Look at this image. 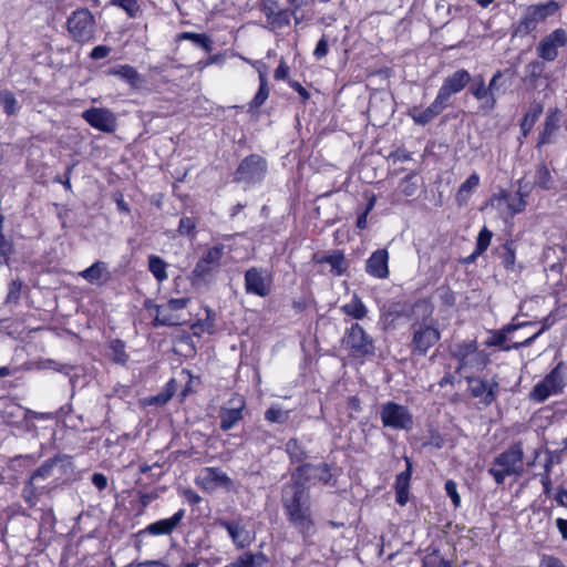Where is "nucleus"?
Instances as JSON below:
<instances>
[{"label":"nucleus","instance_id":"14","mask_svg":"<svg viewBox=\"0 0 567 567\" xmlns=\"http://www.w3.org/2000/svg\"><path fill=\"white\" fill-rule=\"evenodd\" d=\"M465 379L471 395L478 399L481 404L489 406L496 400L499 383L495 378L486 380L480 377L465 375Z\"/></svg>","mask_w":567,"mask_h":567},{"label":"nucleus","instance_id":"40","mask_svg":"<svg viewBox=\"0 0 567 567\" xmlns=\"http://www.w3.org/2000/svg\"><path fill=\"white\" fill-rule=\"evenodd\" d=\"M534 183L536 186L545 190L554 188L555 181L550 174V171L545 164H540L537 166Z\"/></svg>","mask_w":567,"mask_h":567},{"label":"nucleus","instance_id":"45","mask_svg":"<svg viewBox=\"0 0 567 567\" xmlns=\"http://www.w3.org/2000/svg\"><path fill=\"white\" fill-rule=\"evenodd\" d=\"M470 92L476 100L484 101V106L489 110V92L483 76H478L476 82L470 87Z\"/></svg>","mask_w":567,"mask_h":567},{"label":"nucleus","instance_id":"54","mask_svg":"<svg viewBox=\"0 0 567 567\" xmlns=\"http://www.w3.org/2000/svg\"><path fill=\"white\" fill-rule=\"evenodd\" d=\"M544 70V62H540L538 60L532 61L525 66L526 76L532 82H535L537 79H539L543 75Z\"/></svg>","mask_w":567,"mask_h":567},{"label":"nucleus","instance_id":"1","mask_svg":"<svg viewBox=\"0 0 567 567\" xmlns=\"http://www.w3.org/2000/svg\"><path fill=\"white\" fill-rule=\"evenodd\" d=\"M281 504L287 520L301 534L303 542L307 543L316 533L308 486L303 482L295 480L291 475L290 481L282 486Z\"/></svg>","mask_w":567,"mask_h":567},{"label":"nucleus","instance_id":"31","mask_svg":"<svg viewBox=\"0 0 567 567\" xmlns=\"http://www.w3.org/2000/svg\"><path fill=\"white\" fill-rule=\"evenodd\" d=\"M257 71L259 78V89L249 103V109L260 107L269 96L268 79L266 73V65L257 62Z\"/></svg>","mask_w":567,"mask_h":567},{"label":"nucleus","instance_id":"42","mask_svg":"<svg viewBox=\"0 0 567 567\" xmlns=\"http://www.w3.org/2000/svg\"><path fill=\"white\" fill-rule=\"evenodd\" d=\"M480 184V176L477 173L470 175L458 187L456 199L458 203H465L471 192H473Z\"/></svg>","mask_w":567,"mask_h":567},{"label":"nucleus","instance_id":"46","mask_svg":"<svg viewBox=\"0 0 567 567\" xmlns=\"http://www.w3.org/2000/svg\"><path fill=\"white\" fill-rule=\"evenodd\" d=\"M179 38L194 42L202 47L206 52H210L213 50L210 38L204 33L183 32Z\"/></svg>","mask_w":567,"mask_h":567},{"label":"nucleus","instance_id":"5","mask_svg":"<svg viewBox=\"0 0 567 567\" xmlns=\"http://www.w3.org/2000/svg\"><path fill=\"white\" fill-rule=\"evenodd\" d=\"M566 385L567 367L560 362L533 388L529 393V399L542 403L546 401L550 395H557L561 393Z\"/></svg>","mask_w":567,"mask_h":567},{"label":"nucleus","instance_id":"15","mask_svg":"<svg viewBox=\"0 0 567 567\" xmlns=\"http://www.w3.org/2000/svg\"><path fill=\"white\" fill-rule=\"evenodd\" d=\"M272 277L267 269L251 267L245 272V290L249 295L266 297L270 293Z\"/></svg>","mask_w":567,"mask_h":567},{"label":"nucleus","instance_id":"56","mask_svg":"<svg viewBox=\"0 0 567 567\" xmlns=\"http://www.w3.org/2000/svg\"><path fill=\"white\" fill-rule=\"evenodd\" d=\"M22 281L17 279L9 284L8 295L6 298L7 303H18L21 295Z\"/></svg>","mask_w":567,"mask_h":567},{"label":"nucleus","instance_id":"11","mask_svg":"<svg viewBox=\"0 0 567 567\" xmlns=\"http://www.w3.org/2000/svg\"><path fill=\"white\" fill-rule=\"evenodd\" d=\"M559 6L556 1H549L547 3L534 4L529 6L523 17L519 20L517 25V33L519 34H529L534 30H536L539 22L544 21L546 18L553 16Z\"/></svg>","mask_w":567,"mask_h":567},{"label":"nucleus","instance_id":"26","mask_svg":"<svg viewBox=\"0 0 567 567\" xmlns=\"http://www.w3.org/2000/svg\"><path fill=\"white\" fill-rule=\"evenodd\" d=\"M410 305L406 302H389L381 309V320L386 327L395 326L396 320L410 313Z\"/></svg>","mask_w":567,"mask_h":567},{"label":"nucleus","instance_id":"4","mask_svg":"<svg viewBox=\"0 0 567 567\" xmlns=\"http://www.w3.org/2000/svg\"><path fill=\"white\" fill-rule=\"evenodd\" d=\"M450 352L457 361L456 371L465 375L484 370L489 362L488 354L478 350L475 340L455 342L450 347Z\"/></svg>","mask_w":567,"mask_h":567},{"label":"nucleus","instance_id":"32","mask_svg":"<svg viewBox=\"0 0 567 567\" xmlns=\"http://www.w3.org/2000/svg\"><path fill=\"white\" fill-rule=\"evenodd\" d=\"M71 457L65 454H58L51 458H48L40 467H38L30 476L29 480L39 484L41 480H47L52 475L53 468L59 462L70 461Z\"/></svg>","mask_w":567,"mask_h":567},{"label":"nucleus","instance_id":"62","mask_svg":"<svg viewBox=\"0 0 567 567\" xmlns=\"http://www.w3.org/2000/svg\"><path fill=\"white\" fill-rule=\"evenodd\" d=\"M546 454H547V457H546V461H545V464H544V473H549L551 472V467H553V464L555 462H559L560 458H559V454L557 451H549V450H546Z\"/></svg>","mask_w":567,"mask_h":567},{"label":"nucleus","instance_id":"29","mask_svg":"<svg viewBox=\"0 0 567 567\" xmlns=\"http://www.w3.org/2000/svg\"><path fill=\"white\" fill-rule=\"evenodd\" d=\"M527 323H519V324H507L504 328L499 330L491 331V336L486 339L485 344L487 347H497L502 350L508 351L511 349H516L514 343L513 346H505V342L507 341V333L513 332L517 330L518 328L526 326ZM519 342H517L518 344Z\"/></svg>","mask_w":567,"mask_h":567},{"label":"nucleus","instance_id":"25","mask_svg":"<svg viewBox=\"0 0 567 567\" xmlns=\"http://www.w3.org/2000/svg\"><path fill=\"white\" fill-rule=\"evenodd\" d=\"M185 517V509H178L172 517L156 520L150 524L142 533L153 536L169 535Z\"/></svg>","mask_w":567,"mask_h":567},{"label":"nucleus","instance_id":"21","mask_svg":"<svg viewBox=\"0 0 567 567\" xmlns=\"http://www.w3.org/2000/svg\"><path fill=\"white\" fill-rule=\"evenodd\" d=\"M291 475L295 480L303 482L305 485H307V482L311 478H317L327 484L332 477L330 467L326 463H320L318 465L309 463L301 464L291 473Z\"/></svg>","mask_w":567,"mask_h":567},{"label":"nucleus","instance_id":"17","mask_svg":"<svg viewBox=\"0 0 567 567\" xmlns=\"http://www.w3.org/2000/svg\"><path fill=\"white\" fill-rule=\"evenodd\" d=\"M189 302V298H172L167 302L162 303L161 306H154V310L156 316L153 320L154 327H174L181 324V316L176 315V317H166L165 311L172 310L177 313L179 310L186 308Z\"/></svg>","mask_w":567,"mask_h":567},{"label":"nucleus","instance_id":"2","mask_svg":"<svg viewBox=\"0 0 567 567\" xmlns=\"http://www.w3.org/2000/svg\"><path fill=\"white\" fill-rule=\"evenodd\" d=\"M414 311L421 310L422 318H416L411 324L412 340L410 349L413 353L425 355L431 347L441 339L437 322L433 319V309L425 301H419L413 306Z\"/></svg>","mask_w":567,"mask_h":567},{"label":"nucleus","instance_id":"30","mask_svg":"<svg viewBox=\"0 0 567 567\" xmlns=\"http://www.w3.org/2000/svg\"><path fill=\"white\" fill-rule=\"evenodd\" d=\"M106 74L120 78L121 80L130 84L131 87L134 89L137 87L140 82L142 81L141 74L134 66L130 64H121L110 68L106 71Z\"/></svg>","mask_w":567,"mask_h":567},{"label":"nucleus","instance_id":"59","mask_svg":"<svg viewBox=\"0 0 567 567\" xmlns=\"http://www.w3.org/2000/svg\"><path fill=\"white\" fill-rule=\"evenodd\" d=\"M328 52H329V44H328L326 34H323L317 42L312 54L317 60H322L323 58L327 56Z\"/></svg>","mask_w":567,"mask_h":567},{"label":"nucleus","instance_id":"7","mask_svg":"<svg viewBox=\"0 0 567 567\" xmlns=\"http://www.w3.org/2000/svg\"><path fill=\"white\" fill-rule=\"evenodd\" d=\"M249 520L248 517L237 515L231 519L224 517L217 518L215 524L227 532L235 548L246 549L255 540L254 532L248 528Z\"/></svg>","mask_w":567,"mask_h":567},{"label":"nucleus","instance_id":"13","mask_svg":"<svg viewBox=\"0 0 567 567\" xmlns=\"http://www.w3.org/2000/svg\"><path fill=\"white\" fill-rule=\"evenodd\" d=\"M225 245L218 244L207 249L196 262L193 276L199 280H206L212 277L220 267V260L224 256Z\"/></svg>","mask_w":567,"mask_h":567},{"label":"nucleus","instance_id":"36","mask_svg":"<svg viewBox=\"0 0 567 567\" xmlns=\"http://www.w3.org/2000/svg\"><path fill=\"white\" fill-rule=\"evenodd\" d=\"M341 311L352 319L362 320L368 313V308L358 295H353L351 300L341 307Z\"/></svg>","mask_w":567,"mask_h":567},{"label":"nucleus","instance_id":"37","mask_svg":"<svg viewBox=\"0 0 567 567\" xmlns=\"http://www.w3.org/2000/svg\"><path fill=\"white\" fill-rule=\"evenodd\" d=\"M505 87L506 83L504 81V73L502 71H496L487 86V91L489 92V110L495 107L496 95L504 92Z\"/></svg>","mask_w":567,"mask_h":567},{"label":"nucleus","instance_id":"22","mask_svg":"<svg viewBox=\"0 0 567 567\" xmlns=\"http://www.w3.org/2000/svg\"><path fill=\"white\" fill-rule=\"evenodd\" d=\"M365 271L371 277L386 279L389 270V252L386 249H378L365 261Z\"/></svg>","mask_w":567,"mask_h":567},{"label":"nucleus","instance_id":"64","mask_svg":"<svg viewBox=\"0 0 567 567\" xmlns=\"http://www.w3.org/2000/svg\"><path fill=\"white\" fill-rule=\"evenodd\" d=\"M423 567H451L450 563L443 558L425 559Z\"/></svg>","mask_w":567,"mask_h":567},{"label":"nucleus","instance_id":"57","mask_svg":"<svg viewBox=\"0 0 567 567\" xmlns=\"http://www.w3.org/2000/svg\"><path fill=\"white\" fill-rule=\"evenodd\" d=\"M13 254V245L0 234V267L8 264L9 257Z\"/></svg>","mask_w":567,"mask_h":567},{"label":"nucleus","instance_id":"34","mask_svg":"<svg viewBox=\"0 0 567 567\" xmlns=\"http://www.w3.org/2000/svg\"><path fill=\"white\" fill-rule=\"evenodd\" d=\"M317 261L319 264H328L330 266V271L334 276H342L348 268V262L341 251H334L331 255L323 256Z\"/></svg>","mask_w":567,"mask_h":567},{"label":"nucleus","instance_id":"63","mask_svg":"<svg viewBox=\"0 0 567 567\" xmlns=\"http://www.w3.org/2000/svg\"><path fill=\"white\" fill-rule=\"evenodd\" d=\"M540 567H566L565 564L557 557L551 555H545L540 559Z\"/></svg>","mask_w":567,"mask_h":567},{"label":"nucleus","instance_id":"35","mask_svg":"<svg viewBox=\"0 0 567 567\" xmlns=\"http://www.w3.org/2000/svg\"><path fill=\"white\" fill-rule=\"evenodd\" d=\"M268 559L264 553H250L246 551L237 557V559L230 564V567H265Z\"/></svg>","mask_w":567,"mask_h":567},{"label":"nucleus","instance_id":"6","mask_svg":"<svg viewBox=\"0 0 567 567\" xmlns=\"http://www.w3.org/2000/svg\"><path fill=\"white\" fill-rule=\"evenodd\" d=\"M66 28L74 41L86 43L94 39L96 21L89 9L81 8L73 11L68 18Z\"/></svg>","mask_w":567,"mask_h":567},{"label":"nucleus","instance_id":"12","mask_svg":"<svg viewBox=\"0 0 567 567\" xmlns=\"http://www.w3.org/2000/svg\"><path fill=\"white\" fill-rule=\"evenodd\" d=\"M246 400L243 395L234 393L218 412L219 429L224 432L236 427L244 420Z\"/></svg>","mask_w":567,"mask_h":567},{"label":"nucleus","instance_id":"53","mask_svg":"<svg viewBox=\"0 0 567 567\" xmlns=\"http://www.w3.org/2000/svg\"><path fill=\"white\" fill-rule=\"evenodd\" d=\"M554 322H555V319L550 315L547 316L546 318H544V320L542 322L543 323L542 328L533 336L526 338L524 341L516 344L515 348L529 347L544 331L549 329L554 324Z\"/></svg>","mask_w":567,"mask_h":567},{"label":"nucleus","instance_id":"27","mask_svg":"<svg viewBox=\"0 0 567 567\" xmlns=\"http://www.w3.org/2000/svg\"><path fill=\"white\" fill-rule=\"evenodd\" d=\"M80 276L96 286L104 285L111 278L107 265L104 261H95L89 268L82 270Z\"/></svg>","mask_w":567,"mask_h":567},{"label":"nucleus","instance_id":"55","mask_svg":"<svg viewBox=\"0 0 567 567\" xmlns=\"http://www.w3.org/2000/svg\"><path fill=\"white\" fill-rule=\"evenodd\" d=\"M195 228H196V223L193 218L190 217H187V216H183L181 219H179V224H178V229L177 231L181 234V235H184V236H189L192 238L195 237Z\"/></svg>","mask_w":567,"mask_h":567},{"label":"nucleus","instance_id":"19","mask_svg":"<svg viewBox=\"0 0 567 567\" xmlns=\"http://www.w3.org/2000/svg\"><path fill=\"white\" fill-rule=\"evenodd\" d=\"M471 79L472 76L466 70L460 69L443 80L437 95L451 105V97L460 93L471 82Z\"/></svg>","mask_w":567,"mask_h":567},{"label":"nucleus","instance_id":"61","mask_svg":"<svg viewBox=\"0 0 567 567\" xmlns=\"http://www.w3.org/2000/svg\"><path fill=\"white\" fill-rule=\"evenodd\" d=\"M112 49L107 45H96L92 49L90 58L93 60H100L106 58L111 53Z\"/></svg>","mask_w":567,"mask_h":567},{"label":"nucleus","instance_id":"39","mask_svg":"<svg viewBox=\"0 0 567 567\" xmlns=\"http://www.w3.org/2000/svg\"><path fill=\"white\" fill-rule=\"evenodd\" d=\"M45 492V486L37 484L29 480L23 489L22 496L27 504L30 506H34L39 499V497Z\"/></svg>","mask_w":567,"mask_h":567},{"label":"nucleus","instance_id":"43","mask_svg":"<svg viewBox=\"0 0 567 567\" xmlns=\"http://www.w3.org/2000/svg\"><path fill=\"white\" fill-rule=\"evenodd\" d=\"M111 359L117 364H125L128 361V354L125 351V342L121 339H114L110 342Z\"/></svg>","mask_w":567,"mask_h":567},{"label":"nucleus","instance_id":"9","mask_svg":"<svg viewBox=\"0 0 567 567\" xmlns=\"http://www.w3.org/2000/svg\"><path fill=\"white\" fill-rule=\"evenodd\" d=\"M268 169L267 161L258 154L246 156L234 173V182L246 185L261 183Z\"/></svg>","mask_w":567,"mask_h":567},{"label":"nucleus","instance_id":"33","mask_svg":"<svg viewBox=\"0 0 567 567\" xmlns=\"http://www.w3.org/2000/svg\"><path fill=\"white\" fill-rule=\"evenodd\" d=\"M543 113V105L538 102H533L529 105V109L525 113L524 117L520 121V132L523 137H527L529 132L532 131L534 124Z\"/></svg>","mask_w":567,"mask_h":567},{"label":"nucleus","instance_id":"38","mask_svg":"<svg viewBox=\"0 0 567 567\" xmlns=\"http://www.w3.org/2000/svg\"><path fill=\"white\" fill-rule=\"evenodd\" d=\"M205 480L215 486H223L230 488L233 485L231 478L223 472L219 467H207L205 468Z\"/></svg>","mask_w":567,"mask_h":567},{"label":"nucleus","instance_id":"51","mask_svg":"<svg viewBox=\"0 0 567 567\" xmlns=\"http://www.w3.org/2000/svg\"><path fill=\"white\" fill-rule=\"evenodd\" d=\"M0 103L8 115H12L17 112V99L13 93L8 90L0 92Z\"/></svg>","mask_w":567,"mask_h":567},{"label":"nucleus","instance_id":"50","mask_svg":"<svg viewBox=\"0 0 567 567\" xmlns=\"http://www.w3.org/2000/svg\"><path fill=\"white\" fill-rule=\"evenodd\" d=\"M110 4L123 9L130 18H136L140 12L137 0H110Z\"/></svg>","mask_w":567,"mask_h":567},{"label":"nucleus","instance_id":"23","mask_svg":"<svg viewBox=\"0 0 567 567\" xmlns=\"http://www.w3.org/2000/svg\"><path fill=\"white\" fill-rule=\"evenodd\" d=\"M450 105L447 103L436 95L434 101L425 110L413 107L410 111V116L413 118L415 124L424 126L439 116Z\"/></svg>","mask_w":567,"mask_h":567},{"label":"nucleus","instance_id":"20","mask_svg":"<svg viewBox=\"0 0 567 567\" xmlns=\"http://www.w3.org/2000/svg\"><path fill=\"white\" fill-rule=\"evenodd\" d=\"M260 10L266 17V27L270 31H276L290 24V11L288 9H279L276 0L264 1Z\"/></svg>","mask_w":567,"mask_h":567},{"label":"nucleus","instance_id":"3","mask_svg":"<svg viewBox=\"0 0 567 567\" xmlns=\"http://www.w3.org/2000/svg\"><path fill=\"white\" fill-rule=\"evenodd\" d=\"M524 455L523 442H514L494 458L487 472L497 485L504 484L506 477H520L524 473Z\"/></svg>","mask_w":567,"mask_h":567},{"label":"nucleus","instance_id":"58","mask_svg":"<svg viewBox=\"0 0 567 567\" xmlns=\"http://www.w3.org/2000/svg\"><path fill=\"white\" fill-rule=\"evenodd\" d=\"M445 492L447 496L451 498L454 507H458L461 505V496L457 493L456 483L452 480H447L445 482Z\"/></svg>","mask_w":567,"mask_h":567},{"label":"nucleus","instance_id":"16","mask_svg":"<svg viewBox=\"0 0 567 567\" xmlns=\"http://www.w3.org/2000/svg\"><path fill=\"white\" fill-rule=\"evenodd\" d=\"M82 118L93 128L103 133H113L117 127L115 114L105 107H91L82 113Z\"/></svg>","mask_w":567,"mask_h":567},{"label":"nucleus","instance_id":"48","mask_svg":"<svg viewBox=\"0 0 567 567\" xmlns=\"http://www.w3.org/2000/svg\"><path fill=\"white\" fill-rule=\"evenodd\" d=\"M406 463L405 471L399 473L395 477V489H410V481L412 476V462L409 457H404Z\"/></svg>","mask_w":567,"mask_h":567},{"label":"nucleus","instance_id":"44","mask_svg":"<svg viewBox=\"0 0 567 567\" xmlns=\"http://www.w3.org/2000/svg\"><path fill=\"white\" fill-rule=\"evenodd\" d=\"M499 256L504 268L507 270H514L516 254L513 241H505L503 244L502 250L499 251Z\"/></svg>","mask_w":567,"mask_h":567},{"label":"nucleus","instance_id":"60","mask_svg":"<svg viewBox=\"0 0 567 567\" xmlns=\"http://www.w3.org/2000/svg\"><path fill=\"white\" fill-rule=\"evenodd\" d=\"M74 167H75V164L68 165L65 173H64V177L55 176L53 182L62 184L66 190L71 192L72 190L71 176H72V172H73Z\"/></svg>","mask_w":567,"mask_h":567},{"label":"nucleus","instance_id":"10","mask_svg":"<svg viewBox=\"0 0 567 567\" xmlns=\"http://www.w3.org/2000/svg\"><path fill=\"white\" fill-rule=\"evenodd\" d=\"M380 419L384 427L409 431L413 426V415L409 408L393 401L385 402L380 409Z\"/></svg>","mask_w":567,"mask_h":567},{"label":"nucleus","instance_id":"28","mask_svg":"<svg viewBox=\"0 0 567 567\" xmlns=\"http://www.w3.org/2000/svg\"><path fill=\"white\" fill-rule=\"evenodd\" d=\"M559 128V114L558 110H549L542 133L539 134L538 142L536 147L540 148L543 145L549 144L553 142V137L555 133Z\"/></svg>","mask_w":567,"mask_h":567},{"label":"nucleus","instance_id":"52","mask_svg":"<svg viewBox=\"0 0 567 567\" xmlns=\"http://www.w3.org/2000/svg\"><path fill=\"white\" fill-rule=\"evenodd\" d=\"M493 237V233L487 228L483 227L481 231L478 233L477 239H476V255H482L484 251L487 250L491 240Z\"/></svg>","mask_w":567,"mask_h":567},{"label":"nucleus","instance_id":"24","mask_svg":"<svg viewBox=\"0 0 567 567\" xmlns=\"http://www.w3.org/2000/svg\"><path fill=\"white\" fill-rule=\"evenodd\" d=\"M518 190L515 193L502 190L498 195L494 196V199L506 204L511 215L519 214L526 207L525 197L528 195V192L523 189V181L518 182Z\"/></svg>","mask_w":567,"mask_h":567},{"label":"nucleus","instance_id":"47","mask_svg":"<svg viewBox=\"0 0 567 567\" xmlns=\"http://www.w3.org/2000/svg\"><path fill=\"white\" fill-rule=\"evenodd\" d=\"M289 419V411H284L278 405H271L265 412V420L270 423L284 424Z\"/></svg>","mask_w":567,"mask_h":567},{"label":"nucleus","instance_id":"49","mask_svg":"<svg viewBox=\"0 0 567 567\" xmlns=\"http://www.w3.org/2000/svg\"><path fill=\"white\" fill-rule=\"evenodd\" d=\"M286 451L289 454L291 462L300 463L307 457L306 452L303 451L299 442L295 439H291L287 442Z\"/></svg>","mask_w":567,"mask_h":567},{"label":"nucleus","instance_id":"41","mask_svg":"<svg viewBox=\"0 0 567 567\" xmlns=\"http://www.w3.org/2000/svg\"><path fill=\"white\" fill-rule=\"evenodd\" d=\"M167 264L158 256H148V270L155 277L158 282H163L167 279Z\"/></svg>","mask_w":567,"mask_h":567},{"label":"nucleus","instance_id":"8","mask_svg":"<svg viewBox=\"0 0 567 567\" xmlns=\"http://www.w3.org/2000/svg\"><path fill=\"white\" fill-rule=\"evenodd\" d=\"M343 343L355 358H368L375 354L373 338L359 323H352L346 330Z\"/></svg>","mask_w":567,"mask_h":567},{"label":"nucleus","instance_id":"18","mask_svg":"<svg viewBox=\"0 0 567 567\" xmlns=\"http://www.w3.org/2000/svg\"><path fill=\"white\" fill-rule=\"evenodd\" d=\"M566 45L567 32L564 29H556L538 43L537 53L545 61H554L558 55V49Z\"/></svg>","mask_w":567,"mask_h":567}]
</instances>
